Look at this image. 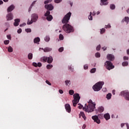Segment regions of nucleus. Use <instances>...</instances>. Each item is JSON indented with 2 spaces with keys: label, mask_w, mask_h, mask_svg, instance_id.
I'll return each mask as SVG.
<instances>
[{
  "label": "nucleus",
  "mask_w": 129,
  "mask_h": 129,
  "mask_svg": "<svg viewBox=\"0 0 129 129\" xmlns=\"http://www.w3.org/2000/svg\"><path fill=\"white\" fill-rule=\"evenodd\" d=\"M88 103V105L85 104V106L83 107V110H85L86 112H92L94 110V108H95L96 104L93 103L92 100H90Z\"/></svg>",
  "instance_id": "1"
},
{
  "label": "nucleus",
  "mask_w": 129,
  "mask_h": 129,
  "mask_svg": "<svg viewBox=\"0 0 129 129\" xmlns=\"http://www.w3.org/2000/svg\"><path fill=\"white\" fill-rule=\"evenodd\" d=\"M62 29L66 33H72L74 32V29L72 26L70 25L69 24H66L63 25Z\"/></svg>",
  "instance_id": "2"
},
{
  "label": "nucleus",
  "mask_w": 129,
  "mask_h": 129,
  "mask_svg": "<svg viewBox=\"0 0 129 129\" xmlns=\"http://www.w3.org/2000/svg\"><path fill=\"white\" fill-rule=\"evenodd\" d=\"M38 19H39L38 14L36 13L32 14L31 15V20L30 21V19H28L27 25H32L33 23H36V21H38Z\"/></svg>",
  "instance_id": "3"
},
{
  "label": "nucleus",
  "mask_w": 129,
  "mask_h": 129,
  "mask_svg": "<svg viewBox=\"0 0 129 129\" xmlns=\"http://www.w3.org/2000/svg\"><path fill=\"white\" fill-rule=\"evenodd\" d=\"M104 85V82H99L93 86V89L94 91H99Z\"/></svg>",
  "instance_id": "4"
},
{
  "label": "nucleus",
  "mask_w": 129,
  "mask_h": 129,
  "mask_svg": "<svg viewBox=\"0 0 129 129\" xmlns=\"http://www.w3.org/2000/svg\"><path fill=\"white\" fill-rule=\"evenodd\" d=\"M79 100H80V96H79V94L77 93L74 95V100H73V105L75 107L77 105L78 102H79Z\"/></svg>",
  "instance_id": "5"
},
{
  "label": "nucleus",
  "mask_w": 129,
  "mask_h": 129,
  "mask_svg": "<svg viewBox=\"0 0 129 129\" xmlns=\"http://www.w3.org/2000/svg\"><path fill=\"white\" fill-rule=\"evenodd\" d=\"M71 15L72 13L71 12H69L68 14H67L66 15L64 16V17L61 20L62 24H66L69 23V20H70V18H71Z\"/></svg>",
  "instance_id": "6"
},
{
  "label": "nucleus",
  "mask_w": 129,
  "mask_h": 129,
  "mask_svg": "<svg viewBox=\"0 0 129 129\" xmlns=\"http://www.w3.org/2000/svg\"><path fill=\"white\" fill-rule=\"evenodd\" d=\"M105 66L107 70H111L114 68V66L110 62V61L107 60L105 62Z\"/></svg>",
  "instance_id": "7"
},
{
  "label": "nucleus",
  "mask_w": 129,
  "mask_h": 129,
  "mask_svg": "<svg viewBox=\"0 0 129 129\" xmlns=\"http://www.w3.org/2000/svg\"><path fill=\"white\" fill-rule=\"evenodd\" d=\"M120 95H121V96H123V97H124L126 100H129V92H128L126 91H122L120 93Z\"/></svg>",
  "instance_id": "8"
},
{
  "label": "nucleus",
  "mask_w": 129,
  "mask_h": 129,
  "mask_svg": "<svg viewBox=\"0 0 129 129\" xmlns=\"http://www.w3.org/2000/svg\"><path fill=\"white\" fill-rule=\"evenodd\" d=\"M50 12L49 11H47L46 13L44 14L45 17H46V20L48 21L49 22H51L52 20H53V16L52 15H50Z\"/></svg>",
  "instance_id": "9"
},
{
  "label": "nucleus",
  "mask_w": 129,
  "mask_h": 129,
  "mask_svg": "<svg viewBox=\"0 0 129 129\" xmlns=\"http://www.w3.org/2000/svg\"><path fill=\"white\" fill-rule=\"evenodd\" d=\"M45 8L48 11H53V10H54V6H53V5H52V4L45 5Z\"/></svg>",
  "instance_id": "10"
},
{
  "label": "nucleus",
  "mask_w": 129,
  "mask_h": 129,
  "mask_svg": "<svg viewBox=\"0 0 129 129\" xmlns=\"http://www.w3.org/2000/svg\"><path fill=\"white\" fill-rule=\"evenodd\" d=\"M92 118L93 119V120H94L95 122H96L98 124L100 123V120L98 118V116L97 115L93 116Z\"/></svg>",
  "instance_id": "11"
},
{
  "label": "nucleus",
  "mask_w": 129,
  "mask_h": 129,
  "mask_svg": "<svg viewBox=\"0 0 129 129\" xmlns=\"http://www.w3.org/2000/svg\"><path fill=\"white\" fill-rule=\"evenodd\" d=\"M65 108L67 112H69V113H70L71 112V107L70 106V105L69 104H66L65 105Z\"/></svg>",
  "instance_id": "12"
},
{
  "label": "nucleus",
  "mask_w": 129,
  "mask_h": 129,
  "mask_svg": "<svg viewBox=\"0 0 129 129\" xmlns=\"http://www.w3.org/2000/svg\"><path fill=\"white\" fill-rule=\"evenodd\" d=\"M13 18L14 16H13V14L12 13L8 14V15L7 16V21H12Z\"/></svg>",
  "instance_id": "13"
},
{
  "label": "nucleus",
  "mask_w": 129,
  "mask_h": 129,
  "mask_svg": "<svg viewBox=\"0 0 129 129\" xmlns=\"http://www.w3.org/2000/svg\"><path fill=\"white\" fill-rule=\"evenodd\" d=\"M107 58L110 61H113V60H114V55L111 54H109L107 55Z\"/></svg>",
  "instance_id": "14"
},
{
  "label": "nucleus",
  "mask_w": 129,
  "mask_h": 129,
  "mask_svg": "<svg viewBox=\"0 0 129 129\" xmlns=\"http://www.w3.org/2000/svg\"><path fill=\"white\" fill-rule=\"evenodd\" d=\"M108 0H101V6H107L108 5Z\"/></svg>",
  "instance_id": "15"
},
{
  "label": "nucleus",
  "mask_w": 129,
  "mask_h": 129,
  "mask_svg": "<svg viewBox=\"0 0 129 129\" xmlns=\"http://www.w3.org/2000/svg\"><path fill=\"white\" fill-rule=\"evenodd\" d=\"M20 22H21V20H20V19H15V22L14 23V25L15 27H18Z\"/></svg>",
  "instance_id": "16"
},
{
  "label": "nucleus",
  "mask_w": 129,
  "mask_h": 129,
  "mask_svg": "<svg viewBox=\"0 0 129 129\" xmlns=\"http://www.w3.org/2000/svg\"><path fill=\"white\" fill-rule=\"evenodd\" d=\"M81 116L84 118V120H86V116H85V114H84V112H81L79 114V117H81Z\"/></svg>",
  "instance_id": "17"
},
{
  "label": "nucleus",
  "mask_w": 129,
  "mask_h": 129,
  "mask_svg": "<svg viewBox=\"0 0 129 129\" xmlns=\"http://www.w3.org/2000/svg\"><path fill=\"white\" fill-rule=\"evenodd\" d=\"M15 9V6L14 5H11L10 7H9L7 9V12H12V11H14Z\"/></svg>",
  "instance_id": "18"
},
{
  "label": "nucleus",
  "mask_w": 129,
  "mask_h": 129,
  "mask_svg": "<svg viewBox=\"0 0 129 129\" xmlns=\"http://www.w3.org/2000/svg\"><path fill=\"white\" fill-rule=\"evenodd\" d=\"M47 60L48 57L46 56H43L40 58L41 62H43V63H45V62H47Z\"/></svg>",
  "instance_id": "19"
},
{
  "label": "nucleus",
  "mask_w": 129,
  "mask_h": 129,
  "mask_svg": "<svg viewBox=\"0 0 129 129\" xmlns=\"http://www.w3.org/2000/svg\"><path fill=\"white\" fill-rule=\"evenodd\" d=\"M33 65L34 66V67H41L42 66V63L38 62L37 63L36 62H33Z\"/></svg>",
  "instance_id": "20"
},
{
  "label": "nucleus",
  "mask_w": 129,
  "mask_h": 129,
  "mask_svg": "<svg viewBox=\"0 0 129 129\" xmlns=\"http://www.w3.org/2000/svg\"><path fill=\"white\" fill-rule=\"evenodd\" d=\"M53 62V57L52 56H49L47 58V63L51 64Z\"/></svg>",
  "instance_id": "21"
},
{
  "label": "nucleus",
  "mask_w": 129,
  "mask_h": 129,
  "mask_svg": "<svg viewBox=\"0 0 129 129\" xmlns=\"http://www.w3.org/2000/svg\"><path fill=\"white\" fill-rule=\"evenodd\" d=\"M104 117L106 120H108L110 118V115H109V114L106 113L104 115Z\"/></svg>",
  "instance_id": "22"
},
{
  "label": "nucleus",
  "mask_w": 129,
  "mask_h": 129,
  "mask_svg": "<svg viewBox=\"0 0 129 129\" xmlns=\"http://www.w3.org/2000/svg\"><path fill=\"white\" fill-rule=\"evenodd\" d=\"M44 52H50L52 51V48L49 47H46L44 49H43Z\"/></svg>",
  "instance_id": "23"
},
{
  "label": "nucleus",
  "mask_w": 129,
  "mask_h": 129,
  "mask_svg": "<svg viewBox=\"0 0 129 129\" xmlns=\"http://www.w3.org/2000/svg\"><path fill=\"white\" fill-rule=\"evenodd\" d=\"M124 22H126V24H127L129 22V18L128 17H125L124 19L122 20V22L123 23Z\"/></svg>",
  "instance_id": "24"
},
{
  "label": "nucleus",
  "mask_w": 129,
  "mask_h": 129,
  "mask_svg": "<svg viewBox=\"0 0 129 129\" xmlns=\"http://www.w3.org/2000/svg\"><path fill=\"white\" fill-rule=\"evenodd\" d=\"M98 110L99 112H103V110H104V108L102 106L99 107Z\"/></svg>",
  "instance_id": "25"
},
{
  "label": "nucleus",
  "mask_w": 129,
  "mask_h": 129,
  "mask_svg": "<svg viewBox=\"0 0 129 129\" xmlns=\"http://www.w3.org/2000/svg\"><path fill=\"white\" fill-rule=\"evenodd\" d=\"M39 42H40V38L36 37L34 39V43H39Z\"/></svg>",
  "instance_id": "26"
},
{
  "label": "nucleus",
  "mask_w": 129,
  "mask_h": 129,
  "mask_svg": "<svg viewBox=\"0 0 129 129\" xmlns=\"http://www.w3.org/2000/svg\"><path fill=\"white\" fill-rule=\"evenodd\" d=\"M28 58L29 60H32L33 59V54L32 53H30L28 54Z\"/></svg>",
  "instance_id": "27"
},
{
  "label": "nucleus",
  "mask_w": 129,
  "mask_h": 129,
  "mask_svg": "<svg viewBox=\"0 0 129 129\" xmlns=\"http://www.w3.org/2000/svg\"><path fill=\"white\" fill-rule=\"evenodd\" d=\"M36 4V1H34L32 3V4H31V5L30 6V7L29 9L28 12H31V9H32V8H33L34 5H35Z\"/></svg>",
  "instance_id": "28"
},
{
  "label": "nucleus",
  "mask_w": 129,
  "mask_h": 129,
  "mask_svg": "<svg viewBox=\"0 0 129 129\" xmlns=\"http://www.w3.org/2000/svg\"><path fill=\"white\" fill-rule=\"evenodd\" d=\"M65 83L66 85L68 86V85H70V84H71V82L70 81V80H66L65 81Z\"/></svg>",
  "instance_id": "29"
},
{
  "label": "nucleus",
  "mask_w": 129,
  "mask_h": 129,
  "mask_svg": "<svg viewBox=\"0 0 129 129\" xmlns=\"http://www.w3.org/2000/svg\"><path fill=\"white\" fill-rule=\"evenodd\" d=\"M45 42H49L50 41V37L49 36H46L44 38Z\"/></svg>",
  "instance_id": "30"
},
{
  "label": "nucleus",
  "mask_w": 129,
  "mask_h": 129,
  "mask_svg": "<svg viewBox=\"0 0 129 129\" xmlns=\"http://www.w3.org/2000/svg\"><path fill=\"white\" fill-rule=\"evenodd\" d=\"M106 98L107 99H110L111 98V93H108V94L106 95Z\"/></svg>",
  "instance_id": "31"
},
{
  "label": "nucleus",
  "mask_w": 129,
  "mask_h": 129,
  "mask_svg": "<svg viewBox=\"0 0 129 129\" xmlns=\"http://www.w3.org/2000/svg\"><path fill=\"white\" fill-rule=\"evenodd\" d=\"M110 9H111V10H114V9H115V5L111 4L110 5Z\"/></svg>",
  "instance_id": "32"
},
{
  "label": "nucleus",
  "mask_w": 129,
  "mask_h": 129,
  "mask_svg": "<svg viewBox=\"0 0 129 129\" xmlns=\"http://www.w3.org/2000/svg\"><path fill=\"white\" fill-rule=\"evenodd\" d=\"M91 15H92V13L90 12V15L89 16V17H88V19L89 20H90V21H92L93 20L92 16H91Z\"/></svg>",
  "instance_id": "33"
},
{
  "label": "nucleus",
  "mask_w": 129,
  "mask_h": 129,
  "mask_svg": "<svg viewBox=\"0 0 129 129\" xmlns=\"http://www.w3.org/2000/svg\"><path fill=\"white\" fill-rule=\"evenodd\" d=\"M8 52H9L10 53L13 52V47H12V46H9L8 47Z\"/></svg>",
  "instance_id": "34"
},
{
  "label": "nucleus",
  "mask_w": 129,
  "mask_h": 129,
  "mask_svg": "<svg viewBox=\"0 0 129 129\" xmlns=\"http://www.w3.org/2000/svg\"><path fill=\"white\" fill-rule=\"evenodd\" d=\"M122 66H127L128 65V62L127 61H124L122 63Z\"/></svg>",
  "instance_id": "35"
},
{
  "label": "nucleus",
  "mask_w": 129,
  "mask_h": 129,
  "mask_svg": "<svg viewBox=\"0 0 129 129\" xmlns=\"http://www.w3.org/2000/svg\"><path fill=\"white\" fill-rule=\"evenodd\" d=\"M53 67V65L52 64H48L46 66L47 69H51Z\"/></svg>",
  "instance_id": "36"
},
{
  "label": "nucleus",
  "mask_w": 129,
  "mask_h": 129,
  "mask_svg": "<svg viewBox=\"0 0 129 129\" xmlns=\"http://www.w3.org/2000/svg\"><path fill=\"white\" fill-rule=\"evenodd\" d=\"M95 71H96V69L93 68L91 70L90 72H91V73H95Z\"/></svg>",
  "instance_id": "37"
},
{
  "label": "nucleus",
  "mask_w": 129,
  "mask_h": 129,
  "mask_svg": "<svg viewBox=\"0 0 129 129\" xmlns=\"http://www.w3.org/2000/svg\"><path fill=\"white\" fill-rule=\"evenodd\" d=\"M69 92L70 95H73V94H74V91H73V90H70Z\"/></svg>",
  "instance_id": "38"
},
{
  "label": "nucleus",
  "mask_w": 129,
  "mask_h": 129,
  "mask_svg": "<svg viewBox=\"0 0 129 129\" xmlns=\"http://www.w3.org/2000/svg\"><path fill=\"white\" fill-rule=\"evenodd\" d=\"M59 40H63L64 39V36H63V35L60 34L59 35Z\"/></svg>",
  "instance_id": "39"
},
{
  "label": "nucleus",
  "mask_w": 129,
  "mask_h": 129,
  "mask_svg": "<svg viewBox=\"0 0 129 129\" xmlns=\"http://www.w3.org/2000/svg\"><path fill=\"white\" fill-rule=\"evenodd\" d=\"M78 105H79L78 107H79V109H82V108H83H83H84V107H83V105H81V104H80V103L78 104Z\"/></svg>",
  "instance_id": "40"
},
{
  "label": "nucleus",
  "mask_w": 129,
  "mask_h": 129,
  "mask_svg": "<svg viewBox=\"0 0 129 129\" xmlns=\"http://www.w3.org/2000/svg\"><path fill=\"white\" fill-rule=\"evenodd\" d=\"M25 31L27 32V33H31V32H32V30H31L30 28L26 29Z\"/></svg>",
  "instance_id": "41"
},
{
  "label": "nucleus",
  "mask_w": 129,
  "mask_h": 129,
  "mask_svg": "<svg viewBox=\"0 0 129 129\" xmlns=\"http://www.w3.org/2000/svg\"><path fill=\"white\" fill-rule=\"evenodd\" d=\"M95 56L97 57V58H99V57H100V53L99 52H97L95 54Z\"/></svg>",
  "instance_id": "42"
},
{
  "label": "nucleus",
  "mask_w": 129,
  "mask_h": 129,
  "mask_svg": "<svg viewBox=\"0 0 129 129\" xmlns=\"http://www.w3.org/2000/svg\"><path fill=\"white\" fill-rule=\"evenodd\" d=\"M52 0H46L44 2V5H47V4H49V3H51Z\"/></svg>",
  "instance_id": "43"
},
{
  "label": "nucleus",
  "mask_w": 129,
  "mask_h": 129,
  "mask_svg": "<svg viewBox=\"0 0 129 129\" xmlns=\"http://www.w3.org/2000/svg\"><path fill=\"white\" fill-rule=\"evenodd\" d=\"M10 43V40H5L4 41L5 45H8Z\"/></svg>",
  "instance_id": "44"
},
{
  "label": "nucleus",
  "mask_w": 129,
  "mask_h": 129,
  "mask_svg": "<svg viewBox=\"0 0 129 129\" xmlns=\"http://www.w3.org/2000/svg\"><path fill=\"white\" fill-rule=\"evenodd\" d=\"M63 50H64V48H63V47H60L58 49L59 52H63Z\"/></svg>",
  "instance_id": "45"
},
{
  "label": "nucleus",
  "mask_w": 129,
  "mask_h": 129,
  "mask_svg": "<svg viewBox=\"0 0 129 129\" xmlns=\"http://www.w3.org/2000/svg\"><path fill=\"white\" fill-rule=\"evenodd\" d=\"M62 2V0H54V3L56 4H59V3H61Z\"/></svg>",
  "instance_id": "46"
},
{
  "label": "nucleus",
  "mask_w": 129,
  "mask_h": 129,
  "mask_svg": "<svg viewBox=\"0 0 129 129\" xmlns=\"http://www.w3.org/2000/svg\"><path fill=\"white\" fill-rule=\"evenodd\" d=\"M104 32H105V29L102 28V29H101V31H100L101 34H103Z\"/></svg>",
  "instance_id": "47"
},
{
  "label": "nucleus",
  "mask_w": 129,
  "mask_h": 129,
  "mask_svg": "<svg viewBox=\"0 0 129 129\" xmlns=\"http://www.w3.org/2000/svg\"><path fill=\"white\" fill-rule=\"evenodd\" d=\"M100 48H101L100 45H99L98 46H97L96 47L97 51H99V50H100Z\"/></svg>",
  "instance_id": "48"
},
{
  "label": "nucleus",
  "mask_w": 129,
  "mask_h": 129,
  "mask_svg": "<svg viewBox=\"0 0 129 129\" xmlns=\"http://www.w3.org/2000/svg\"><path fill=\"white\" fill-rule=\"evenodd\" d=\"M84 68L85 70H86V69H88V65L85 64L84 66Z\"/></svg>",
  "instance_id": "49"
},
{
  "label": "nucleus",
  "mask_w": 129,
  "mask_h": 129,
  "mask_svg": "<svg viewBox=\"0 0 129 129\" xmlns=\"http://www.w3.org/2000/svg\"><path fill=\"white\" fill-rule=\"evenodd\" d=\"M17 33L18 34H21V33H22V29H18V31H17Z\"/></svg>",
  "instance_id": "50"
},
{
  "label": "nucleus",
  "mask_w": 129,
  "mask_h": 129,
  "mask_svg": "<svg viewBox=\"0 0 129 129\" xmlns=\"http://www.w3.org/2000/svg\"><path fill=\"white\" fill-rule=\"evenodd\" d=\"M69 70H71L72 71V72H73L74 69H72V68H71V66H69Z\"/></svg>",
  "instance_id": "51"
},
{
  "label": "nucleus",
  "mask_w": 129,
  "mask_h": 129,
  "mask_svg": "<svg viewBox=\"0 0 129 129\" xmlns=\"http://www.w3.org/2000/svg\"><path fill=\"white\" fill-rule=\"evenodd\" d=\"M105 28H106V29L110 28H111V26H110V25L108 24V25H106Z\"/></svg>",
  "instance_id": "52"
},
{
  "label": "nucleus",
  "mask_w": 129,
  "mask_h": 129,
  "mask_svg": "<svg viewBox=\"0 0 129 129\" xmlns=\"http://www.w3.org/2000/svg\"><path fill=\"white\" fill-rule=\"evenodd\" d=\"M45 82H46V83H47V84H48V85H51V83H50V82H49V81L46 80Z\"/></svg>",
  "instance_id": "53"
},
{
  "label": "nucleus",
  "mask_w": 129,
  "mask_h": 129,
  "mask_svg": "<svg viewBox=\"0 0 129 129\" xmlns=\"http://www.w3.org/2000/svg\"><path fill=\"white\" fill-rule=\"evenodd\" d=\"M123 60H128V57L124 56L123 57Z\"/></svg>",
  "instance_id": "54"
},
{
  "label": "nucleus",
  "mask_w": 129,
  "mask_h": 129,
  "mask_svg": "<svg viewBox=\"0 0 129 129\" xmlns=\"http://www.w3.org/2000/svg\"><path fill=\"white\" fill-rule=\"evenodd\" d=\"M25 26H26V23H23L20 25V27H25Z\"/></svg>",
  "instance_id": "55"
},
{
  "label": "nucleus",
  "mask_w": 129,
  "mask_h": 129,
  "mask_svg": "<svg viewBox=\"0 0 129 129\" xmlns=\"http://www.w3.org/2000/svg\"><path fill=\"white\" fill-rule=\"evenodd\" d=\"M106 90H107L106 88H103L102 89V91H103L104 92H106Z\"/></svg>",
  "instance_id": "56"
},
{
  "label": "nucleus",
  "mask_w": 129,
  "mask_h": 129,
  "mask_svg": "<svg viewBox=\"0 0 129 129\" xmlns=\"http://www.w3.org/2000/svg\"><path fill=\"white\" fill-rule=\"evenodd\" d=\"M59 92L60 94H63V90H59Z\"/></svg>",
  "instance_id": "57"
},
{
  "label": "nucleus",
  "mask_w": 129,
  "mask_h": 129,
  "mask_svg": "<svg viewBox=\"0 0 129 129\" xmlns=\"http://www.w3.org/2000/svg\"><path fill=\"white\" fill-rule=\"evenodd\" d=\"M7 38L9 39V40H11V35H7Z\"/></svg>",
  "instance_id": "58"
},
{
  "label": "nucleus",
  "mask_w": 129,
  "mask_h": 129,
  "mask_svg": "<svg viewBox=\"0 0 129 129\" xmlns=\"http://www.w3.org/2000/svg\"><path fill=\"white\" fill-rule=\"evenodd\" d=\"M125 124H126V127H127V129H129V125H128V123H125Z\"/></svg>",
  "instance_id": "59"
},
{
  "label": "nucleus",
  "mask_w": 129,
  "mask_h": 129,
  "mask_svg": "<svg viewBox=\"0 0 129 129\" xmlns=\"http://www.w3.org/2000/svg\"><path fill=\"white\" fill-rule=\"evenodd\" d=\"M86 127V125L84 124L82 127V129H85V128Z\"/></svg>",
  "instance_id": "60"
},
{
  "label": "nucleus",
  "mask_w": 129,
  "mask_h": 129,
  "mask_svg": "<svg viewBox=\"0 0 129 129\" xmlns=\"http://www.w3.org/2000/svg\"><path fill=\"white\" fill-rule=\"evenodd\" d=\"M112 94H113V95H115V90L112 91Z\"/></svg>",
  "instance_id": "61"
},
{
  "label": "nucleus",
  "mask_w": 129,
  "mask_h": 129,
  "mask_svg": "<svg viewBox=\"0 0 129 129\" xmlns=\"http://www.w3.org/2000/svg\"><path fill=\"white\" fill-rule=\"evenodd\" d=\"M124 126V123H121V127H123Z\"/></svg>",
  "instance_id": "62"
},
{
  "label": "nucleus",
  "mask_w": 129,
  "mask_h": 129,
  "mask_svg": "<svg viewBox=\"0 0 129 129\" xmlns=\"http://www.w3.org/2000/svg\"><path fill=\"white\" fill-rule=\"evenodd\" d=\"M102 49H103V51H105V50H106V47H102Z\"/></svg>",
  "instance_id": "63"
},
{
  "label": "nucleus",
  "mask_w": 129,
  "mask_h": 129,
  "mask_svg": "<svg viewBox=\"0 0 129 129\" xmlns=\"http://www.w3.org/2000/svg\"><path fill=\"white\" fill-rule=\"evenodd\" d=\"M127 54L129 55V49L127 50Z\"/></svg>",
  "instance_id": "64"
}]
</instances>
